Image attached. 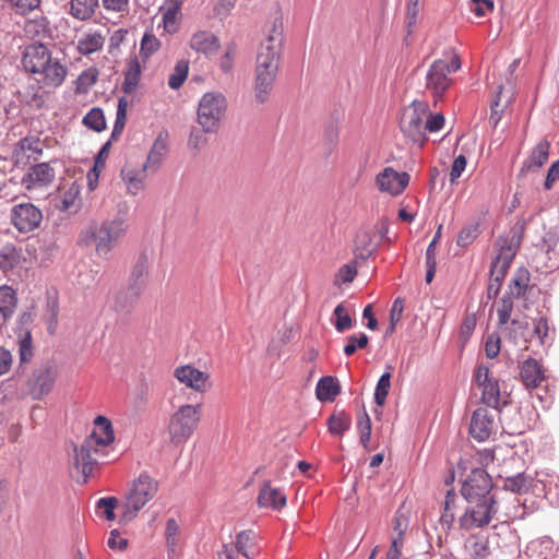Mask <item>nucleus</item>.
I'll use <instances>...</instances> for the list:
<instances>
[{
	"label": "nucleus",
	"mask_w": 559,
	"mask_h": 559,
	"mask_svg": "<svg viewBox=\"0 0 559 559\" xmlns=\"http://www.w3.org/2000/svg\"><path fill=\"white\" fill-rule=\"evenodd\" d=\"M189 73V61L179 60L176 62L173 72L168 78V86L171 90H178L187 80Z\"/></svg>",
	"instance_id": "e433bc0d"
},
{
	"label": "nucleus",
	"mask_w": 559,
	"mask_h": 559,
	"mask_svg": "<svg viewBox=\"0 0 559 559\" xmlns=\"http://www.w3.org/2000/svg\"><path fill=\"white\" fill-rule=\"evenodd\" d=\"M461 68V61L454 56L450 61L444 59L435 60L426 73V88L429 90L436 99L441 98L452 83L451 73Z\"/></svg>",
	"instance_id": "1a4fd4ad"
},
{
	"label": "nucleus",
	"mask_w": 559,
	"mask_h": 559,
	"mask_svg": "<svg viewBox=\"0 0 559 559\" xmlns=\"http://www.w3.org/2000/svg\"><path fill=\"white\" fill-rule=\"evenodd\" d=\"M260 507L281 509L286 504V497L278 489L271 487L270 483H265L258 496Z\"/></svg>",
	"instance_id": "c85d7f7f"
},
{
	"label": "nucleus",
	"mask_w": 559,
	"mask_h": 559,
	"mask_svg": "<svg viewBox=\"0 0 559 559\" xmlns=\"http://www.w3.org/2000/svg\"><path fill=\"white\" fill-rule=\"evenodd\" d=\"M535 495H544L551 503L559 502V476L537 473L533 485Z\"/></svg>",
	"instance_id": "412c9836"
},
{
	"label": "nucleus",
	"mask_w": 559,
	"mask_h": 559,
	"mask_svg": "<svg viewBox=\"0 0 559 559\" xmlns=\"http://www.w3.org/2000/svg\"><path fill=\"white\" fill-rule=\"evenodd\" d=\"M357 428L360 433V443L367 448L371 436V420L367 413L359 416Z\"/></svg>",
	"instance_id": "13d9d810"
},
{
	"label": "nucleus",
	"mask_w": 559,
	"mask_h": 559,
	"mask_svg": "<svg viewBox=\"0 0 559 559\" xmlns=\"http://www.w3.org/2000/svg\"><path fill=\"white\" fill-rule=\"evenodd\" d=\"M103 8L107 12L119 13L121 15L129 12L130 0H100Z\"/></svg>",
	"instance_id": "052dcab7"
},
{
	"label": "nucleus",
	"mask_w": 559,
	"mask_h": 559,
	"mask_svg": "<svg viewBox=\"0 0 559 559\" xmlns=\"http://www.w3.org/2000/svg\"><path fill=\"white\" fill-rule=\"evenodd\" d=\"M475 382L481 389V401L484 404L498 409L501 405L499 382L490 374L489 368L479 365L475 371Z\"/></svg>",
	"instance_id": "f8f14e48"
},
{
	"label": "nucleus",
	"mask_w": 559,
	"mask_h": 559,
	"mask_svg": "<svg viewBox=\"0 0 559 559\" xmlns=\"http://www.w3.org/2000/svg\"><path fill=\"white\" fill-rule=\"evenodd\" d=\"M34 322V314L32 311H25L19 318L21 325L17 334L19 358L21 364H27L34 356V347L32 342V333L28 329Z\"/></svg>",
	"instance_id": "a211bd4d"
},
{
	"label": "nucleus",
	"mask_w": 559,
	"mask_h": 559,
	"mask_svg": "<svg viewBox=\"0 0 559 559\" xmlns=\"http://www.w3.org/2000/svg\"><path fill=\"white\" fill-rule=\"evenodd\" d=\"M533 324V334L538 337L540 344L545 345L548 342L549 334L548 321L544 317H540L538 319H535Z\"/></svg>",
	"instance_id": "e2e57ef3"
},
{
	"label": "nucleus",
	"mask_w": 559,
	"mask_h": 559,
	"mask_svg": "<svg viewBox=\"0 0 559 559\" xmlns=\"http://www.w3.org/2000/svg\"><path fill=\"white\" fill-rule=\"evenodd\" d=\"M495 415L487 408H477L472 416L469 425L471 436L479 441H486L495 431Z\"/></svg>",
	"instance_id": "f3484780"
},
{
	"label": "nucleus",
	"mask_w": 559,
	"mask_h": 559,
	"mask_svg": "<svg viewBox=\"0 0 559 559\" xmlns=\"http://www.w3.org/2000/svg\"><path fill=\"white\" fill-rule=\"evenodd\" d=\"M114 440L111 421L105 416H97L92 433L74 447L73 466L82 474L83 483L87 481L98 461L107 455V448Z\"/></svg>",
	"instance_id": "f03ea898"
},
{
	"label": "nucleus",
	"mask_w": 559,
	"mask_h": 559,
	"mask_svg": "<svg viewBox=\"0 0 559 559\" xmlns=\"http://www.w3.org/2000/svg\"><path fill=\"white\" fill-rule=\"evenodd\" d=\"M147 258L145 255H140L132 267L129 280V286H131L133 289V296H135L136 294H142L145 287V277L147 274Z\"/></svg>",
	"instance_id": "7c9ffc66"
},
{
	"label": "nucleus",
	"mask_w": 559,
	"mask_h": 559,
	"mask_svg": "<svg viewBox=\"0 0 559 559\" xmlns=\"http://www.w3.org/2000/svg\"><path fill=\"white\" fill-rule=\"evenodd\" d=\"M118 500L115 497H104L98 499L96 502V507L98 510H100L104 514V518L107 521H114L115 515V509L117 507Z\"/></svg>",
	"instance_id": "5fc2aeb1"
},
{
	"label": "nucleus",
	"mask_w": 559,
	"mask_h": 559,
	"mask_svg": "<svg viewBox=\"0 0 559 559\" xmlns=\"http://www.w3.org/2000/svg\"><path fill=\"white\" fill-rule=\"evenodd\" d=\"M41 154L40 141L37 138H24L16 144L13 156L16 163H24V160L37 159V156Z\"/></svg>",
	"instance_id": "cd10ccee"
},
{
	"label": "nucleus",
	"mask_w": 559,
	"mask_h": 559,
	"mask_svg": "<svg viewBox=\"0 0 559 559\" xmlns=\"http://www.w3.org/2000/svg\"><path fill=\"white\" fill-rule=\"evenodd\" d=\"M201 404L180 406L170 417L168 433L174 444L185 443L194 432L200 421Z\"/></svg>",
	"instance_id": "423d86ee"
},
{
	"label": "nucleus",
	"mask_w": 559,
	"mask_h": 559,
	"mask_svg": "<svg viewBox=\"0 0 559 559\" xmlns=\"http://www.w3.org/2000/svg\"><path fill=\"white\" fill-rule=\"evenodd\" d=\"M41 219L40 210L32 203L17 204L11 211L12 224L21 233L33 231L39 226Z\"/></svg>",
	"instance_id": "ddd939ff"
},
{
	"label": "nucleus",
	"mask_w": 559,
	"mask_h": 559,
	"mask_svg": "<svg viewBox=\"0 0 559 559\" xmlns=\"http://www.w3.org/2000/svg\"><path fill=\"white\" fill-rule=\"evenodd\" d=\"M464 514L460 518V527L465 531L481 528L488 525L498 511L495 497L467 502Z\"/></svg>",
	"instance_id": "9d476101"
},
{
	"label": "nucleus",
	"mask_w": 559,
	"mask_h": 559,
	"mask_svg": "<svg viewBox=\"0 0 559 559\" xmlns=\"http://www.w3.org/2000/svg\"><path fill=\"white\" fill-rule=\"evenodd\" d=\"M160 47L159 39L152 33H145L141 40L140 52L145 58L156 52Z\"/></svg>",
	"instance_id": "8fccbe9b"
},
{
	"label": "nucleus",
	"mask_w": 559,
	"mask_h": 559,
	"mask_svg": "<svg viewBox=\"0 0 559 559\" xmlns=\"http://www.w3.org/2000/svg\"><path fill=\"white\" fill-rule=\"evenodd\" d=\"M340 393V385L332 376L322 377L316 386L317 399L321 402H332Z\"/></svg>",
	"instance_id": "2f4dec72"
},
{
	"label": "nucleus",
	"mask_w": 559,
	"mask_h": 559,
	"mask_svg": "<svg viewBox=\"0 0 559 559\" xmlns=\"http://www.w3.org/2000/svg\"><path fill=\"white\" fill-rule=\"evenodd\" d=\"M164 148L163 145H160V150H158V143H155L152 150L150 151L146 162L143 165H147V170L151 169L155 171L163 159V152Z\"/></svg>",
	"instance_id": "69168bd1"
},
{
	"label": "nucleus",
	"mask_w": 559,
	"mask_h": 559,
	"mask_svg": "<svg viewBox=\"0 0 559 559\" xmlns=\"http://www.w3.org/2000/svg\"><path fill=\"white\" fill-rule=\"evenodd\" d=\"M520 376L526 388H537L545 379L540 364L533 358L523 361Z\"/></svg>",
	"instance_id": "bb28decb"
},
{
	"label": "nucleus",
	"mask_w": 559,
	"mask_h": 559,
	"mask_svg": "<svg viewBox=\"0 0 559 559\" xmlns=\"http://www.w3.org/2000/svg\"><path fill=\"white\" fill-rule=\"evenodd\" d=\"M76 50L83 56H88L103 49L105 36L99 29H88L76 40Z\"/></svg>",
	"instance_id": "393cba45"
},
{
	"label": "nucleus",
	"mask_w": 559,
	"mask_h": 559,
	"mask_svg": "<svg viewBox=\"0 0 559 559\" xmlns=\"http://www.w3.org/2000/svg\"><path fill=\"white\" fill-rule=\"evenodd\" d=\"M333 316L335 317L334 326L337 332L343 333L352 329L353 320L344 304H338L334 308Z\"/></svg>",
	"instance_id": "a19ab883"
},
{
	"label": "nucleus",
	"mask_w": 559,
	"mask_h": 559,
	"mask_svg": "<svg viewBox=\"0 0 559 559\" xmlns=\"http://www.w3.org/2000/svg\"><path fill=\"white\" fill-rule=\"evenodd\" d=\"M357 275L355 263L344 264L335 275L334 284L341 286L342 284L352 283Z\"/></svg>",
	"instance_id": "6e6d98bb"
},
{
	"label": "nucleus",
	"mask_w": 559,
	"mask_h": 559,
	"mask_svg": "<svg viewBox=\"0 0 559 559\" xmlns=\"http://www.w3.org/2000/svg\"><path fill=\"white\" fill-rule=\"evenodd\" d=\"M166 544L169 552H175L180 540V527L175 519H168L165 530Z\"/></svg>",
	"instance_id": "79ce46f5"
},
{
	"label": "nucleus",
	"mask_w": 559,
	"mask_h": 559,
	"mask_svg": "<svg viewBox=\"0 0 559 559\" xmlns=\"http://www.w3.org/2000/svg\"><path fill=\"white\" fill-rule=\"evenodd\" d=\"M147 165L141 167H133L126 165L121 169V178L127 187L129 194L136 195L144 188V180L146 178Z\"/></svg>",
	"instance_id": "b1692460"
},
{
	"label": "nucleus",
	"mask_w": 559,
	"mask_h": 559,
	"mask_svg": "<svg viewBox=\"0 0 559 559\" xmlns=\"http://www.w3.org/2000/svg\"><path fill=\"white\" fill-rule=\"evenodd\" d=\"M534 480H530L524 474H518L512 477H508L504 480V489L512 492L522 493L526 492L530 488L533 489Z\"/></svg>",
	"instance_id": "ea45409f"
},
{
	"label": "nucleus",
	"mask_w": 559,
	"mask_h": 559,
	"mask_svg": "<svg viewBox=\"0 0 559 559\" xmlns=\"http://www.w3.org/2000/svg\"><path fill=\"white\" fill-rule=\"evenodd\" d=\"M22 64L37 82L50 87L60 86L68 73L67 67L53 59L48 47L40 43L26 46Z\"/></svg>",
	"instance_id": "7ed1b4c3"
},
{
	"label": "nucleus",
	"mask_w": 559,
	"mask_h": 559,
	"mask_svg": "<svg viewBox=\"0 0 559 559\" xmlns=\"http://www.w3.org/2000/svg\"><path fill=\"white\" fill-rule=\"evenodd\" d=\"M369 343V337L365 333L353 334L346 337L344 354L352 356L357 349H364Z\"/></svg>",
	"instance_id": "de8ad7c7"
},
{
	"label": "nucleus",
	"mask_w": 559,
	"mask_h": 559,
	"mask_svg": "<svg viewBox=\"0 0 559 559\" xmlns=\"http://www.w3.org/2000/svg\"><path fill=\"white\" fill-rule=\"evenodd\" d=\"M174 377L181 384L199 393H205L212 388L210 373L201 371L192 365L177 367L174 370Z\"/></svg>",
	"instance_id": "4468645a"
},
{
	"label": "nucleus",
	"mask_w": 559,
	"mask_h": 559,
	"mask_svg": "<svg viewBox=\"0 0 559 559\" xmlns=\"http://www.w3.org/2000/svg\"><path fill=\"white\" fill-rule=\"evenodd\" d=\"M141 294L133 296V289L128 285L126 289H121L115 297V310L118 312H130L138 302Z\"/></svg>",
	"instance_id": "f704fd0d"
},
{
	"label": "nucleus",
	"mask_w": 559,
	"mask_h": 559,
	"mask_svg": "<svg viewBox=\"0 0 559 559\" xmlns=\"http://www.w3.org/2000/svg\"><path fill=\"white\" fill-rule=\"evenodd\" d=\"M491 478L488 473L481 468H475L462 485V496L467 502H476V500H485L491 495Z\"/></svg>",
	"instance_id": "9b49d317"
},
{
	"label": "nucleus",
	"mask_w": 559,
	"mask_h": 559,
	"mask_svg": "<svg viewBox=\"0 0 559 559\" xmlns=\"http://www.w3.org/2000/svg\"><path fill=\"white\" fill-rule=\"evenodd\" d=\"M157 491V480L147 473H141L139 477L132 481L128 491L123 506V518L126 520L134 519L139 511L156 496Z\"/></svg>",
	"instance_id": "39448f33"
},
{
	"label": "nucleus",
	"mask_w": 559,
	"mask_h": 559,
	"mask_svg": "<svg viewBox=\"0 0 559 559\" xmlns=\"http://www.w3.org/2000/svg\"><path fill=\"white\" fill-rule=\"evenodd\" d=\"M479 235V229L477 224L465 226L459 233L456 243L460 247L469 246Z\"/></svg>",
	"instance_id": "864d4df0"
},
{
	"label": "nucleus",
	"mask_w": 559,
	"mask_h": 559,
	"mask_svg": "<svg viewBox=\"0 0 559 559\" xmlns=\"http://www.w3.org/2000/svg\"><path fill=\"white\" fill-rule=\"evenodd\" d=\"M233 546L241 552L242 559H252L255 555V534L253 531H241L237 534L236 542Z\"/></svg>",
	"instance_id": "473e14b6"
},
{
	"label": "nucleus",
	"mask_w": 559,
	"mask_h": 559,
	"mask_svg": "<svg viewBox=\"0 0 559 559\" xmlns=\"http://www.w3.org/2000/svg\"><path fill=\"white\" fill-rule=\"evenodd\" d=\"M97 78L98 71L95 68L83 71L78 78V88L87 90L96 83Z\"/></svg>",
	"instance_id": "680f3d73"
},
{
	"label": "nucleus",
	"mask_w": 559,
	"mask_h": 559,
	"mask_svg": "<svg viewBox=\"0 0 559 559\" xmlns=\"http://www.w3.org/2000/svg\"><path fill=\"white\" fill-rule=\"evenodd\" d=\"M55 176V169L49 163H39L28 169L21 182L27 190L44 188L53 181Z\"/></svg>",
	"instance_id": "6ab92c4d"
},
{
	"label": "nucleus",
	"mask_w": 559,
	"mask_h": 559,
	"mask_svg": "<svg viewBox=\"0 0 559 559\" xmlns=\"http://www.w3.org/2000/svg\"><path fill=\"white\" fill-rule=\"evenodd\" d=\"M400 523L396 524L395 530H399L397 537H394L392 539L390 549L386 554V559H400L401 556V549L403 547V534L404 531L400 530Z\"/></svg>",
	"instance_id": "338daca9"
},
{
	"label": "nucleus",
	"mask_w": 559,
	"mask_h": 559,
	"mask_svg": "<svg viewBox=\"0 0 559 559\" xmlns=\"http://www.w3.org/2000/svg\"><path fill=\"white\" fill-rule=\"evenodd\" d=\"M56 372L52 368L38 369L33 373L31 381V394L34 400H41L47 395L55 383Z\"/></svg>",
	"instance_id": "aec40b11"
},
{
	"label": "nucleus",
	"mask_w": 559,
	"mask_h": 559,
	"mask_svg": "<svg viewBox=\"0 0 559 559\" xmlns=\"http://www.w3.org/2000/svg\"><path fill=\"white\" fill-rule=\"evenodd\" d=\"M99 9V0H70L68 14L74 20L86 22L92 20Z\"/></svg>",
	"instance_id": "a878e982"
},
{
	"label": "nucleus",
	"mask_w": 559,
	"mask_h": 559,
	"mask_svg": "<svg viewBox=\"0 0 559 559\" xmlns=\"http://www.w3.org/2000/svg\"><path fill=\"white\" fill-rule=\"evenodd\" d=\"M227 109V99L221 92H207L199 100L197 120L203 132H215Z\"/></svg>",
	"instance_id": "0eeeda50"
},
{
	"label": "nucleus",
	"mask_w": 559,
	"mask_h": 559,
	"mask_svg": "<svg viewBox=\"0 0 559 559\" xmlns=\"http://www.w3.org/2000/svg\"><path fill=\"white\" fill-rule=\"evenodd\" d=\"M189 46L192 50L211 57L219 49V39L209 31H198L192 34Z\"/></svg>",
	"instance_id": "4be33fe9"
},
{
	"label": "nucleus",
	"mask_w": 559,
	"mask_h": 559,
	"mask_svg": "<svg viewBox=\"0 0 559 559\" xmlns=\"http://www.w3.org/2000/svg\"><path fill=\"white\" fill-rule=\"evenodd\" d=\"M409 175L405 171H396L393 167H385L376 177V183L381 192L391 195H400L408 186Z\"/></svg>",
	"instance_id": "2eb2a0df"
},
{
	"label": "nucleus",
	"mask_w": 559,
	"mask_h": 559,
	"mask_svg": "<svg viewBox=\"0 0 559 559\" xmlns=\"http://www.w3.org/2000/svg\"><path fill=\"white\" fill-rule=\"evenodd\" d=\"M443 126H444V117L442 114L431 115L428 111V116L425 119V132L426 131H429L431 133L438 132L442 129Z\"/></svg>",
	"instance_id": "774afa93"
},
{
	"label": "nucleus",
	"mask_w": 559,
	"mask_h": 559,
	"mask_svg": "<svg viewBox=\"0 0 559 559\" xmlns=\"http://www.w3.org/2000/svg\"><path fill=\"white\" fill-rule=\"evenodd\" d=\"M265 38L261 41L254 67V99L259 104L269 100L276 81L283 48V19L276 11L265 26Z\"/></svg>",
	"instance_id": "f257e3e1"
},
{
	"label": "nucleus",
	"mask_w": 559,
	"mask_h": 559,
	"mask_svg": "<svg viewBox=\"0 0 559 559\" xmlns=\"http://www.w3.org/2000/svg\"><path fill=\"white\" fill-rule=\"evenodd\" d=\"M513 310V301L511 296H503L500 300V305L497 309L498 314V323L499 325H506L510 318Z\"/></svg>",
	"instance_id": "603ef678"
},
{
	"label": "nucleus",
	"mask_w": 559,
	"mask_h": 559,
	"mask_svg": "<svg viewBox=\"0 0 559 559\" xmlns=\"http://www.w3.org/2000/svg\"><path fill=\"white\" fill-rule=\"evenodd\" d=\"M428 116V105L414 100L406 107L400 119V128L403 134L414 143L423 145L427 138L425 133V119Z\"/></svg>",
	"instance_id": "6e6552de"
},
{
	"label": "nucleus",
	"mask_w": 559,
	"mask_h": 559,
	"mask_svg": "<svg viewBox=\"0 0 559 559\" xmlns=\"http://www.w3.org/2000/svg\"><path fill=\"white\" fill-rule=\"evenodd\" d=\"M17 14H27L39 8L41 0H4Z\"/></svg>",
	"instance_id": "3c124183"
},
{
	"label": "nucleus",
	"mask_w": 559,
	"mask_h": 559,
	"mask_svg": "<svg viewBox=\"0 0 559 559\" xmlns=\"http://www.w3.org/2000/svg\"><path fill=\"white\" fill-rule=\"evenodd\" d=\"M83 124L96 132H102L106 128V119L103 109L92 108L83 118Z\"/></svg>",
	"instance_id": "58836bf2"
},
{
	"label": "nucleus",
	"mask_w": 559,
	"mask_h": 559,
	"mask_svg": "<svg viewBox=\"0 0 559 559\" xmlns=\"http://www.w3.org/2000/svg\"><path fill=\"white\" fill-rule=\"evenodd\" d=\"M160 15L159 26H163L167 34H176L180 28L182 17L180 2L175 0L165 2L160 7Z\"/></svg>",
	"instance_id": "5701e85b"
},
{
	"label": "nucleus",
	"mask_w": 559,
	"mask_h": 559,
	"mask_svg": "<svg viewBox=\"0 0 559 559\" xmlns=\"http://www.w3.org/2000/svg\"><path fill=\"white\" fill-rule=\"evenodd\" d=\"M80 194V188L78 185L72 183L68 190H66L59 199V203H57V207L60 211H69L72 209Z\"/></svg>",
	"instance_id": "49530a36"
},
{
	"label": "nucleus",
	"mask_w": 559,
	"mask_h": 559,
	"mask_svg": "<svg viewBox=\"0 0 559 559\" xmlns=\"http://www.w3.org/2000/svg\"><path fill=\"white\" fill-rule=\"evenodd\" d=\"M141 79V66L136 59H132L128 63V69L124 73L123 91L132 93L139 85Z\"/></svg>",
	"instance_id": "c9c22d12"
},
{
	"label": "nucleus",
	"mask_w": 559,
	"mask_h": 559,
	"mask_svg": "<svg viewBox=\"0 0 559 559\" xmlns=\"http://www.w3.org/2000/svg\"><path fill=\"white\" fill-rule=\"evenodd\" d=\"M110 146H111L110 141H107L106 143L103 144L99 152L95 156L94 166H93V171L95 173V180H98L102 169L105 168V164H106V159L109 154Z\"/></svg>",
	"instance_id": "bf43d9fd"
},
{
	"label": "nucleus",
	"mask_w": 559,
	"mask_h": 559,
	"mask_svg": "<svg viewBox=\"0 0 559 559\" xmlns=\"http://www.w3.org/2000/svg\"><path fill=\"white\" fill-rule=\"evenodd\" d=\"M25 29L28 34L34 36L46 35V33L49 31V21L45 16L31 20L26 23Z\"/></svg>",
	"instance_id": "4d7b16f0"
},
{
	"label": "nucleus",
	"mask_w": 559,
	"mask_h": 559,
	"mask_svg": "<svg viewBox=\"0 0 559 559\" xmlns=\"http://www.w3.org/2000/svg\"><path fill=\"white\" fill-rule=\"evenodd\" d=\"M16 293L10 286H0V318L3 322L10 319L16 308Z\"/></svg>",
	"instance_id": "72a5a7b5"
},
{
	"label": "nucleus",
	"mask_w": 559,
	"mask_h": 559,
	"mask_svg": "<svg viewBox=\"0 0 559 559\" xmlns=\"http://www.w3.org/2000/svg\"><path fill=\"white\" fill-rule=\"evenodd\" d=\"M530 282V275L526 270H519L514 275L510 286H509V295L511 297L520 298L524 296Z\"/></svg>",
	"instance_id": "4c0bfd02"
},
{
	"label": "nucleus",
	"mask_w": 559,
	"mask_h": 559,
	"mask_svg": "<svg viewBox=\"0 0 559 559\" xmlns=\"http://www.w3.org/2000/svg\"><path fill=\"white\" fill-rule=\"evenodd\" d=\"M350 418L344 413L332 415L328 420L329 431L332 435L342 436L350 427Z\"/></svg>",
	"instance_id": "c03bdc74"
},
{
	"label": "nucleus",
	"mask_w": 559,
	"mask_h": 559,
	"mask_svg": "<svg viewBox=\"0 0 559 559\" xmlns=\"http://www.w3.org/2000/svg\"><path fill=\"white\" fill-rule=\"evenodd\" d=\"M508 333L515 344L520 341L526 343L528 341V322L525 320L513 319L508 328Z\"/></svg>",
	"instance_id": "37998d69"
},
{
	"label": "nucleus",
	"mask_w": 559,
	"mask_h": 559,
	"mask_svg": "<svg viewBox=\"0 0 559 559\" xmlns=\"http://www.w3.org/2000/svg\"><path fill=\"white\" fill-rule=\"evenodd\" d=\"M550 143L546 140L540 141L533 148L530 157L524 162L522 171H531L544 166L549 157Z\"/></svg>",
	"instance_id": "c756f323"
},
{
	"label": "nucleus",
	"mask_w": 559,
	"mask_h": 559,
	"mask_svg": "<svg viewBox=\"0 0 559 559\" xmlns=\"http://www.w3.org/2000/svg\"><path fill=\"white\" fill-rule=\"evenodd\" d=\"M129 229L127 214H118L99 225L91 226L83 238L86 245H94L98 257L108 259L112 249L123 239Z\"/></svg>",
	"instance_id": "20e7f679"
},
{
	"label": "nucleus",
	"mask_w": 559,
	"mask_h": 559,
	"mask_svg": "<svg viewBox=\"0 0 559 559\" xmlns=\"http://www.w3.org/2000/svg\"><path fill=\"white\" fill-rule=\"evenodd\" d=\"M127 107H128V102L126 100V98H123V97L120 98L118 102L116 121H115L114 129L111 132V139H117L121 134V132L124 128L126 119H127Z\"/></svg>",
	"instance_id": "09e8293b"
},
{
	"label": "nucleus",
	"mask_w": 559,
	"mask_h": 559,
	"mask_svg": "<svg viewBox=\"0 0 559 559\" xmlns=\"http://www.w3.org/2000/svg\"><path fill=\"white\" fill-rule=\"evenodd\" d=\"M16 263V252L13 247H4L0 251V267L2 270L12 269Z\"/></svg>",
	"instance_id": "0e129e2a"
},
{
	"label": "nucleus",
	"mask_w": 559,
	"mask_h": 559,
	"mask_svg": "<svg viewBox=\"0 0 559 559\" xmlns=\"http://www.w3.org/2000/svg\"><path fill=\"white\" fill-rule=\"evenodd\" d=\"M390 388H391V372L386 371L380 377V379L378 380V383L376 385L374 403L378 406L384 405L386 396L390 391Z\"/></svg>",
	"instance_id": "a18cd8bd"
},
{
	"label": "nucleus",
	"mask_w": 559,
	"mask_h": 559,
	"mask_svg": "<svg viewBox=\"0 0 559 559\" xmlns=\"http://www.w3.org/2000/svg\"><path fill=\"white\" fill-rule=\"evenodd\" d=\"M496 245L498 247V254L491 262V274L496 276V280H499L509 269L516 253L519 242L514 241V239L508 240L507 238L499 237Z\"/></svg>",
	"instance_id": "dca6fc26"
}]
</instances>
